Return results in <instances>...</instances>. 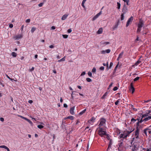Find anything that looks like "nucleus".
I'll return each mask as SVG.
<instances>
[{
	"label": "nucleus",
	"instance_id": "f257e3e1",
	"mask_svg": "<svg viewBox=\"0 0 151 151\" xmlns=\"http://www.w3.org/2000/svg\"><path fill=\"white\" fill-rule=\"evenodd\" d=\"M150 112V111H147L145 114H142L141 119L139 120V119H138V121L136 123L138 126L139 123H141L144 121H147L151 119V114L149 116L147 115Z\"/></svg>",
	"mask_w": 151,
	"mask_h": 151
},
{
	"label": "nucleus",
	"instance_id": "f03ea898",
	"mask_svg": "<svg viewBox=\"0 0 151 151\" xmlns=\"http://www.w3.org/2000/svg\"><path fill=\"white\" fill-rule=\"evenodd\" d=\"M133 131V130L129 131L126 130L124 131L123 134H120L118 138L119 139L126 138L128 136L129 134L131 133Z\"/></svg>",
	"mask_w": 151,
	"mask_h": 151
},
{
	"label": "nucleus",
	"instance_id": "7ed1b4c3",
	"mask_svg": "<svg viewBox=\"0 0 151 151\" xmlns=\"http://www.w3.org/2000/svg\"><path fill=\"white\" fill-rule=\"evenodd\" d=\"M99 128H102L101 127H104L106 125V120L104 118H101L99 121Z\"/></svg>",
	"mask_w": 151,
	"mask_h": 151
},
{
	"label": "nucleus",
	"instance_id": "20e7f679",
	"mask_svg": "<svg viewBox=\"0 0 151 151\" xmlns=\"http://www.w3.org/2000/svg\"><path fill=\"white\" fill-rule=\"evenodd\" d=\"M99 131V134L101 137L106 135V131L104 130L102 128H100Z\"/></svg>",
	"mask_w": 151,
	"mask_h": 151
},
{
	"label": "nucleus",
	"instance_id": "39448f33",
	"mask_svg": "<svg viewBox=\"0 0 151 151\" xmlns=\"http://www.w3.org/2000/svg\"><path fill=\"white\" fill-rule=\"evenodd\" d=\"M137 127H138L139 125L138 126V125L137 124ZM139 129L138 128V127H137V129H136L135 131V136H134V139H137L138 138H139Z\"/></svg>",
	"mask_w": 151,
	"mask_h": 151
},
{
	"label": "nucleus",
	"instance_id": "423d86ee",
	"mask_svg": "<svg viewBox=\"0 0 151 151\" xmlns=\"http://www.w3.org/2000/svg\"><path fill=\"white\" fill-rule=\"evenodd\" d=\"M133 19V17H131L130 18H129L128 20H127V24L126 25V27H128L129 25L131 24L132 21Z\"/></svg>",
	"mask_w": 151,
	"mask_h": 151
},
{
	"label": "nucleus",
	"instance_id": "0eeeda50",
	"mask_svg": "<svg viewBox=\"0 0 151 151\" xmlns=\"http://www.w3.org/2000/svg\"><path fill=\"white\" fill-rule=\"evenodd\" d=\"M96 118L92 117L90 120L88 121V123L91 125H93V123L95 122L96 120Z\"/></svg>",
	"mask_w": 151,
	"mask_h": 151
},
{
	"label": "nucleus",
	"instance_id": "6e6552de",
	"mask_svg": "<svg viewBox=\"0 0 151 151\" xmlns=\"http://www.w3.org/2000/svg\"><path fill=\"white\" fill-rule=\"evenodd\" d=\"M129 91L132 92V93H133L134 92L135 89L133 87V84L131 83L130 84V87L129 88Z\"/></svg>",
	"mask_w": 151,
	"mask_h": 151
},
{
	"label": "nucleus",
	"instance_id": "1a4fd4ad",
	"mask_svg": "<svg viewBox=\"0 0 151 151\" xmlns=\"http://www.w3.org/2000/svg\"><path fill=\"white\" fill-rule=\"evenodd\" d=\"M22 34H19L18 35H16L14 37V38L15 40H19V39L21 38L22 37Z\"/></svg>",
	"mask_w": 151,
	"mask_h": 151
},
{
	"label": "nucleus",
	"instance_id": "9d476101",
	"mask_svg": "<svg viewBox=\"0 0 151 151\" xmlns=\"http://www.w3.org/2000/svg\"><path fill=\"white\" fill-rule=\"evenodd\" d=\"M111 52L110 49H107L105 50H103L101 51V53L102 54H106V53H109Z\"/></svg>",
	"mask_w": 151,
	"mask_h": 151
},
{
	"label": "nucleus",
	"instance_id": "9b49d317",
	"mask_svg": "<svg viewBox=\"0 0 151 151\" xmlns=\"http://www.w3.org/2000/svg\"><path fill=\"white\" fill-rule=\"evenodd\" d=\"M144 25L143 21L142 19H140L139 22L138 24V27L139 28H141L143 27Z\"/></svg>",
	"mask_w": 151,
	"mask_h": 151
},
{
	"label": "nucleus",
	"instance_id": "f8f14e48",
	"mask_svg": "<svg viewBox=\"0 0 151 151\" xmlns=\"http://www.w3.org/2000/svg\"><path fill=\"white\" fill-rule=\"evenodd\" d=\"M109 42H108L102 41L100 42L101 45L102 46H104L107 45H109Z\"/></svg>",
	"mask_w": 151,
	"mask_h": 151
},
{
	"label": "nucleus",
	"instance_id": "ddd939ff",
	"mask_svg": "<svg viewBox=\"0 0 151 151\" xmlns=\"http://www.w3.org/2000/svg\"><path fill=\"white\" fill-rule=\"evenodd\" d=\"M75 108V106H73L70 108V112L71 114L74 115L75 114V113L74 111Z\"/></svg>",
	"mask_w": 151,
	"mask_h": 151
},
{
	"label": "nucleus",
	"instance_id": "4468645a",
	"mask_svg": "<svg viewBox=\"0 0 151 151\" xmlns=\"http://www.w3.org/2000/svg\"><path fill=\"white\" fill-rule=\"evenodd\" d=\"M123 144V139H121L120 141H119L118 143V145L119 146L118 147L119 150V148H120L122 146Z\"/></svg>",
	"mask_w": 151,
	"mask_h": 151
},
{
	"label": "nucleus",
	"instance_id": "2eb2a0df",
	"mask_svg": "<svg viewBox=\"0 0 151 151\" xmlns=\"http://www.w3.org/2000/svg\"><path fill=\"white\" fill-rule=\"evenodd\" d=\"M69 14H65L63 15L61 18V19L62 20H65L68 16Z\"/></svg>",
	"mask_w": 151,
	"mask_h": 151
},
{
	"label": "nucleus",
	"instance_id": "dca6fc26",
	"mask_svg": "<svg viewBox=\"0 0 151 151\" xmlns=\"http://www.w3.org/2000/svg\"><path fill=\"white\" fill-rule=\"evenodd\" d=\"M0 148L5 149L7 150V151H10L9 149L5 145L0 146Z\"/></svg>",
	"mask_w": 151,
	"mask_h": 151
},
{
	"label": "nucleus",
	"instance_id": "f3484780",
	"mask_svg": "<svg viewBox=\"0 0 151 151\" xmlns=\"http://www.w3.org/2000/svg\"><path fill=\"white\" fill-rule=\"evenodd\" d=\"M102 32V28H99V30H98L97 33L99 34H101Z\"/></svg>",
	"mask_w": 151,
	"mask_h": 151
},
{
	"label": "nucleus",
	"instance_id": "a211bd4d",
	"mask_svg": "<svg viewBox=\"0 0 151 151\" xmlns=\"http://www.w3.org/2000/svg\"><path fill=\"white\" fill-rule=\"evenodd\" d=\"M141 63V62L140 60V59H139L138 60V61L135 63V65L136 66H137Z\"/></svg>",
	"mask_w": 151,
	"mask_h": 151
},
{
	"label": "nucleus",
	"instance_id": "6ab92c4d",
	"mask_svg": "<svg viewBox=\"0 0 151 151\" xmlns=\"http://www.w3.org/2000/svg\"><path fill=\"white\" fill-rule=\"evenodd\" d=\"M118 23L115 26L113 27L112 28L113 30H115L118 27Z\"/></svg>",
	"mask_w": 151,
	"mask_h": 151
},
{
	"label": "nucleus",
	"instance_id": "aec40b11",
	"mask_svg": "<svg viewBox=\"0 0 151 151\" xmlns=\"http://www.w3.org/2000/svg\"><path fill=\"white\" fill-rule=\"evenodd\" d=\"M99 16L97 14H96L94 17H93L92 19V20L94 21L96 19H97L99 17Z\"/></svg>",
	"mask_w": 151,
	"mask_h": 151
},
{
	"label": "nucleus",
	"instance_id": "412c9836",
	"mask_svg": "<svg viewBox=\"0 0 151 151\" xmlns=\"http://www.w3.org/2000/svg\"><path fill=\"white\" fill-rule=\"evenodd\" d=\"M18 116H19V117H20V118H21L23 119H24L26 121H27V120L28 119L26 118V117H25L22 116H21V115H18Z\"/></svg>",
	"mask_w": 151,
	"mask_h": 151
},
{
	"label": "nucleus",
	"instance_id": "4be33fe9",
	"mask_svg": "<svg viewBox=\"0 0 151 151\" xmlns=\"http://www.w3.org/2000/svg\"><path fill=\"white\" fill-rule=\"evenodd\" d=\"M86 111V109H85L83 110L82 111H81V112H80V113H79V114L80 115H81L83 114Z\"/></svg>",
	"mask_w": 151,
	"mask_h": 151
},
{
	"label": "nucleus",
	"instance_id": "5701e85b",
	"mask_svg": "<svg viewBox=\"0 0 151 151\" xmlns=\"http://www.w3.org/2000/svg\"><path fill=\"white\" fill-rule=\"evenodd\" d=\"M65 57H64L63 58H62V59H60V60H59L58 61V62H61V61H65Z\"/></svg>",
	"mask_w": 151,
	"mask_h": 151
},
{
	"label": "nucleus",
	"instance_id": "b1692460",
	"mask_svg": "<svg viewBox=\"0 0 151 151\" xmlns=\"http://www.w3.org/2000/svg\"><path fill=\"white\" fill-rule=\"evenodd\" d=\"M12 55L13 57H16L17 55V53L15 52H12Z\"/></svg>",
	"mask_w": 151,
	"mask_h": 151
},
{
	"label": "nucleus",
	"instance_id": "393cba45",
	"mask_svg": "<svg viewBox=\"0 0 151 151\" xmlns=\"http://www.w3.org/2000/svg\"><path fill=\"white\" fill-rule=\"evenodd\" d=\"M123 54H124V52L123 51L122 52L119 54L118 57H119V58H121L122 57V56H123Z\"/></svg>",
	"mask_w": 151,
	"mask_h": 151
},
{
	"label": "nucleus",
	"instance_id": "a878e982",
	"mask_svg": "<svg viewBox=\"0 0 151 151\" xmlns=\"http://www.w3.org/2000/svg\"><path fill=\"white\" fill-rule=\"evenodd\" d=\"M36 28L35 27H33L32 28L31 31L32 33H33L35 30Z\"/></svg>",
	"mask_w": 151,
	"mask_h": 151
},
{
	"label": "nucleus",
	"instance_id": "bb28decb",
	"mask_svg": "<svg viewBox=\"0 0 151 151\" xmlns=\"http://www.w3.org/2000/svg\"><path fill=\"white\" fill-rule=\"evenodd\" d=\"M37 127L40 129H42L43 128L44 126L41 125H37Z\"/></svg>",
	"mask_w": 151,
	"mask_h": 151
},
{
	"label": "nucleus",
	"instance_id": "cd10ccee",
	"mask_svg": "<svg viewBox=\"0 0 151 151\" xmlns=\"http://www.w3.org/2000/svg\"><path fill=\"white\" fill-rule=\"evenodd\" d=\"M67 118H68V119H70L71 120L74 119V117L72 116H68L67 117Z\"/></svg>",
	"mask_w": 151,
	"mask_h": 151
},
{
	"label": "nucleus",
	"instance_id": "c85d7f7f",
	"mask_svg": "<svg viewBox=\"0 0 151 151\" xmlns=\"http://www.w3.org/2000/svg\"><path fill=\"white\" fill-rule=\"evenodd\" d=\"M116 132L117 134H119L121 133L120 131L118 129H116Z\"/></svg>",
	"mask_w": 151,
	"mask_h": 151
},
{
	"label": "nucleus",
	"instance_id": "c756f323",
	"mask_svg": "<svg viewBox=\"0 0 151 151\" xmlns=\"http://www.w3.org/2000/svg\"><path fill=\"white\" fill-rule=\"evenodd\" d=\"M120 99H119L116 102H115V104L116 105H117L118 103L120 102Z\"/></svg>",
	"mask_w": 151,
	"mask_h": 151
},
{
	"label": "nucleus",
	"instance_id": "7c9ffc66",
	"mask_svg": "<svg viewBox=\"0 0 151 151\" xmlns=\"http://www.w3.org/2000/svg\"><path fill=\"white\" fill-rule=\"evenodd\" d=\"M117 8L118 9H119L120 8V6H121V4H120L118 2H117Z\"/></svg>",
	"mask_w": 151,
	"mask_h": 151
},
{
	"label": "nucleus",
	"instance_id": "2f4dec72",
	"mask_svg": "<svg viewBox=\"0 0 151 151\" xmlns=\"http://www.w3.org/2000/svg\"><path fill=\"white\" fill-rule=\"evenodd\" d=\"M141 28H139L138 27V28L137 30V33H139L141 31Z\"/></svg>",
	"mask_w": 151,
	"mask_h": 151
},
{
	"label": "nucleus",
	"instance_id": "473e14b6",
	"mask_svg": "<svg viewBox=\"0 0 151 151\" xmlns=\"http://www.w3.org/2000/svg\"><path fill=\"white\" fill-rule=\"evenodd\" d=\"M124 14H122L121 15V20H124Z\"/></svg>",
	"mask_w": 151,
	"mask_h": 151
},
{
	"label": "nucleus",
	"instance_id": "72a5a7b5",
	"mask_svg": "<svg viewBox=\"0 0 151 151\" xmlns=\"http://www.w3.org/2000/svg\"><path fill=\"white\" fill-rule=\"evenodd\" d=\"M27 121L31 125H32L33 124L32 122L29 119H28Z\"/></svg>",
	"mask_w": 151,
	"mask_h": 151
},
{
	"label": "nucleus",
	"instance_id": "f704fd0d",
	"mask_svg": "<svg viewBox=\"0 0 151 151\" xmlns=\"http://www.w3.org/2000/svg\"><path fill=\"white\" fill-rule=\"evenodd\" d=\"M62 36L64 38H67L68 37V35H63Z\"/></svg>",
	"mask_w": 151,
	"mask_h": 151
},
{
	"label": "nucleus",
	"instance_id": "c9c22d12",
	"mask_svg": "<svg viewBox=\"0 0 151 151\" xmlns=\"http://www.w3.org/2000/svg\"><path fill=\"white\" fill-rule=\"evenodd\" d=\"M86 80L88 82H89L91 81V80L89 78H86Z\"/></svg>",
	"mask_w": 151,
	"mask_h": 151
},
{
	"label": "nucleus",
	"instance_id": "e433bc0d",
	"mask_svg": "<svg viewBox=\"0 0 151 151\" xmlns=\"http://www.w3.org/2000/svg\"><path fill=\"white\" fill-rule=\"evenodd\" d=\"M139 78V77H137L135 78L134 79V81L135 82L137 80H138Z\"/></svg>",
	"mask_w": 151,
	"mask_h": 151
},
{
	"label": "nucleus",
	"instance_id": "4c0bfd02",
	"mask_svg": "<svg viewBox=\"0 0 151 151\" xmlns=\"http://www.w3.org/2000/svg\"><path fill=\"white\" fill-rule=\"evenodd\" d=\"M88 75L90 77H92V74L91 72L89 71L88 72Z\"/></svg>",
	"mask_w": 151,
	"mask_h": 151
},
{
	"label": "nucleus",
	"instance_id": "58836bf2",
	"mask_svg": "<svg viewBox=\"0 0 151 151\" xmlns=\"http://www.w3.org/2000/svg\"><path fill=\"white\" fill-rule=\"evenodd\" d=\"M124 2H126L127 5H129L128 3L129 2V0H122Z\"/></svg>",
	"mask_w": 151,
	"mask_h": 151
},
{
	"label": "nucleus",
	"instance_id": "ea45409f",
	"mask_svg": "<svg viewBox=\"0 0 151 151\" xmlns=\"http://www.w3.org/2000/svg\"><path fill=\"white\" fill-rule=\"evenodd\" d=\"M136 121V120L134 118H132L131 120V122L132 123H134Z\"/></svg>",
	"mask_w": 151,
	"mask_h": 151
},
{
	"label": "nucleus",
	"instance_id": "a19ab883",
	"mask_svg": "<svg viewBox=\"0 0 151 151\" xmlns=\"http://www.w3.org/2000/svg\"><path fill=\"white\" fill-rule=\"evenodd\" d=\"M96 68L94 67L93 68L92 70V72L93 73H95L96 72Z\"/></svg>",
	"mask_w": 151,
	"mask_h": 151
},
{
	"label": "nucleus",
	"instance_id": "79ce46f5",
	"mask_svg": "<svg viewBox=\"0 0 151 151\" xmlns=\"http://www.w3.org/2000/svg\"><path fill=\"white\" fill-rule=\"evenodd\" d=\"M107 95L106 93H105L104 94L103 96L101 98L102 99H104L105 98V97Z\"/></svg>",
	"mask_w": 151,
	"mask_h": 151
},
{
	"label": "nucleus",
	"instance_id": "37998d69",
	"mask_svg": "<svg viewBox=\"0 0 151 151\" xmlns=\"http://www.w3.org/2000/svg\"><path fill=\"white\" fill-rule=\"evenodd\" d=\"M104 68L103 66H101L100 68V70H104Z\"/></svg>",
	"mask_w": 151,
	"mask_h": 151
},
{
	"label": "nucleus",
	"instance_id": "c03bdc74",
	"mask_svg": "<svg viewBox=\"0 0 151 151\" xmlns=\"http://www.w3.org/2000/svg\"><path fill=\"white\" fill-rule=\"evenodd\" d=\"M85 3V2H84L82 1V3H81V6L84 8L85 7V6L84 5Z\"/></svg>",
	"mask_w": 151,
	"mask_h": 151
},
{
	"label": "nucleus",
	"instance_id": "a18cd8bd",
	"mask_svg": "<svg viewBox=\"0 0 151 151\" xmlns=\"http://www.w3.org/2000/svg\"><path fill=\"white\" fill-rule=\"evenodd\" d=\"M126 9H123L122 10V12L123 13V14H125L126 12Z\"/></svg>",
	"mask_w": 151,
	"mask_h": 151
},
{
	"label": "nucleus",
	"instance_id": "49530a36",
	"mask_svg": "<svg viewBox=\"0 0 151 151\" xmlns=\"http://www.w3.org/2000/svg\"><path fill=\"white\" fill-rule=\"evenodd\" d=\"M118 89V88L117 87L115 86L113 88V90L114 91H116Z\"/></svg>",
	"mask_w": 151,
	"mask_h": 151
},
{
	"label": "nucleus",
	"instance_id": "de8ad7c7",
	"mask_svg": "<svg viewBox=\"0 0 151 151\" xmlns=\"http://www.w3.org/2000/svg\"><path fill=\"white\" fill-rule=\"evenodd\" d=\"M30 21V19H28L26 20L25 22L26 23H29Z\"/></svg>",
	"mask_w": 151,
	"mask_h": 151
},
{
	"label": "nucleus",
	"instance_id": "09e8293b",
	"mask_svg": "<svg viewBox=\"0 0 151 151\" xmlns=\"http://www.w3.org/2000/svg\"><path fill=\"white\" fill-rule=\"evenodd\" d=\"M43 4V3H40L39 4L38 6L39 7H42V6Z\"/></svg>",
	"mask_w": 151,
	"mask_h": 151
},
{
	"label": "nucleus",
	"instance_id": "8fccbe9b",
	"mask_svg": "<svg viewBox=\"0 0 151 151\" xmlns=\"http://www.w3.org/2000/svg\"><path fill=\"white\" fill-rule=\"evenodd\" d=\"M86 74V73L85 71H83L81 74V76H84Z\"/></svg>",
	"mask_w": 151,
	"mask_h": 151
},
{
	"label": "nucleus",
	"instance_id": "3c124183",
	"mask_svg": "<svg viewBox=\"0 0 151 151\" xmlns=\"http://www.w3.org/2000/svg\"><path fill=\"white\" fill-rule=\"evenodd\" d=\"M13 27V25L12 24H9V27L10 28H12Z\"/></svg>",
	"mask_w": 151,
	"mask_h": 151
},
{
	"label": "nucleus",
	"instance_id": "603ef678",
	"mask_svg": "<svg viewBox=\"0 0 151 151\" xmlns=\"http://www.w3.org/2000/svg\"><path fill=\"white\" fill-rule=\"evenodd\" d=\"M111 145H110V144H109V146H108V148L107 150V151H109V149L110 148H111Z\"/></svg>",
	"mask_w": 151,
	"mask_h": 151
},
{
	"label": "nucleus",
	"instance_id": "864d4df0",
	"mask_svg": "<svg viewBox=\"0 0 151 151\" xmlns=\"http://www.w3.org/2000/svg\"><path fill=\"white\" fill-rule=\"evenodd\" d=\"M136 147L135 146H134L133 148H132V151H134L136 150Z\"/></svg>",
	"mask_w": 151,
	"mask_h": 151
},
{
	"label": "nucleus",
	"instance_id": "5fc2aeb1",
	"mask_svg": "<svg viewBox=\"0 0 151 151\" xmlns=\"http://www.w3.org/2000/svg\"><path fill=\"white\" fill-rule=\"evenodd\" d=\"M72 31V30L71 29H69L68 30L67 32L68 33H70Z\"/></svg>",
	"mask_w": 151,
	"mask_h": 151
},
{
	"label": "nucleus",
	"instance_id": "6e6d98bb",
	"mask_svg": "<svg viewBox=\"0 0 151 151\" xmlns=\"http://www.w3.org/2000/svg\"><path fill=\"white\" fill-rule=\"evenodd\" d=\"M0 120L1 121L3 122L4 121V119L2 117H1L0 118Z\"/></svg>",
	"mask_w": 151,
	"mask_h": 151
},
{
	"label": "nucleus",
	"instance_id": "4d7b16f0",
	"mask_svg": "<svg viewBox=\"0 0 151 151\" xmlns=\"http://www.w3.org/2000/svg\"><path fill=\"white\" fill-rule=\"evenodd\" d=\"M63 106L64 107L67 108L68 107V105H67L66 104H63Z\"/></svg>",
	"mask_w": 151,
	"mask_h": 151
},
{
	"label": "nucleus",
	"instance_id": "13d9d810",
	"mask_svg": "<svg viewBox=\"0 0 151 151\" xmlns=\"http://www.w3.org/2000/svg\"><path fill=\"white\" fill-rule=\"evenodd\" d=\"M118 64L116 66V67H115V68H114V70L116 71V69L117 68V67H118Z\"/></svg>",
	"mask_w": 151,
	"mask_h": 151
},
{
	"label": "nucleus",
	"instance_id": "bf43d9fd",
	"mask_svg": "<svg viewBox=\"0 0 151 151\" xmlns=\"http://www.w3.org/2000/svg\"><path fill=\"white\" fill-rule=\"evenodd\" d=\"M113 65V63L112 62H111L110 64V68H111Z\"/></svg>",
	"mask_w": 151,
	"mask_h": 151
},
{
	"label": "nucleus",
	"instance_id": "052dcab7",
	"mask_svg": "<svg viewBox=\"0 0 151 151\" xmlns=\"http://www.w3.org/2000/svg\"><path fill=\"white\" fill-rule=\"evenodd\" d=\"M113 84V83H111L109 86V88H110L112 86V85Z\"/></svg>",
	"mask_w": 151,
	"mask_h": 151
},
{
	"label": "nucleus",
	"instance_id": "680f3d73",
	"mask_svg": "<svg viewBox=\"0 0 151 151\" xmlns=\"http://www.w3.org/2000/svg\"><path fill=\"white\" fill-rule=\"evenodd\" d=\"M28 102L30 104H31L33 102V101L32 100H29L28 101Z\"/></svg>",
	"mask_w": 151,
	"mask_h": 151
},
{
	"label": "nucleus",
	"instance_id": "e2e57ef3",
	"mask_svg": "<svg viewBox=\"0 0 151 151\" xmlns=\"http://www.w3.org/2000/svg\"><path fill=\"white\" fill-rule=\"evenodd\" d=\"M34 70V67H32L31 69L30 70V71H32L33 70Z\"/></svg>",
	"mask_w": 151,
	"mask_h": 151
},
{
	"label": "nucleus",
	"instance_id": "0e129e2a",
	"mask_svg": "<svg viewBox=\"0 0 151 151\" xmlns=\"http://www.w3.org/2000/svg\"><path fill=\"white\" fill-rule=\"evenodd\" d=\"M54 47V46L53 45H51L49 46V47L50 48H53Z\"/></svg>",
	"mask_w": 151,
	"mask_h": 151
},
{
	"label": "nucleus",
	"instance_id": "69168bd1",
	"mask_svg": "<svg viewBox=\"0 0 151 151\" xmlns=\"http://www.w3.org/2000/svg\"><path fill=\"white\" fill-rule=\"evenodd\" d=\"M101 12H102V11H101V12H100L99 13H98L97 14L99 16L101 14Z\"/></svg>",
	"mask_w": 151,
	"mask_h": 151
},
{
	"label": "nucleus",
	"instance_id": "338daca9",
	"mask_svg": "<svg viewBox=\"0 0 151 151\" xmlns=\"http://www.w3.org/2000/svg\"><path fill=\"white\" fill-rule=\"evenodd\" d=\"M51 29H55V26H52L51 27Z\"/></svg>",
	"mask_w": 151,
	"mask_h": 151
},
{
	"label": "nucleus",
	"instance_id": "774afa93",
	"mask_svg": "<svg viewBox=\"0 0 151 151\" xmlns=\"http://www.w3.org/2000/svg\"><path fill=\"white\" fill-rule=\"evenodd\" d=\"M60 101L61 103H62L63 101V99L62 98H61L60 99Z\"/></svg>",
	"mask_w": 151,
	"mask_h": 151
}]
</instances>
